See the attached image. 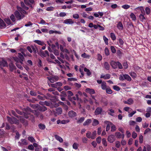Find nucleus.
Returning <instances> with one entry per match:
<instances>
[{"mask_svg": "<svg viewBox=\"0 0 151 151\" xmlns=\"http://www.w3.org/2000/svg\"><path fill=\"white\" fill-rule=\"evenodd\" d=\"M4 21L7 24H11V20L9 19H5Z\"/></svg>", "mask_w": 151, "mask_h": 151, "instance_id": "obj_55", "label": "nucleus"}, {"mask_svg": "<svg viewBox=\"0 0 151 151\" xmlns=\"http://www.w3.org/2000/svg\"><path fill=\"white\" fill-rule=\"evenodd\" d=\"M38 126L39 128L41 130H44L46 127L45 125L44 124L41 123L39 124Z\"/></svg>", "mask_w": 151, "mask_h": 151, "instance_id": "obj_26", "label": "nucleus"}, {"mask_svg": "<svg viewBox=\"0 0 151 151\" xmlns=\"http://www.w3.org/2000/svg\"><path fill=\"white\" fill-rule=\"evenodd\" d=\"M130 17L134 21H135L136 19V17L135 15L132 13H131L130 14Z\"/></svg>", "mask_w": 151, "mask_h": 151, "instance_id": "obj_42", "label": "nucleus"}, {"mask_svg": "<svg viewBox=\"0 0 151 151\" xmlns=\"http://www.w3.org/2000/svg\"><path fill=\"white\" fill-rule=\"evenodd\" d=\"M91 132L90 131H88L86 134V136L88 138H91Z\"/></svg>", "mask_w": 151, "mask_h": 151, "instance_id": "obj_46", "label": "nucleus"}, {"mask_svg": "<svg viewBox=\"0 0 151 151\" xmlns=\"http://www.w3.org/2000/svg\"><path fill=\"white\" fill-rule=\"evenodd\" d=\"M16 65L17 66L19 69L21 70L23 69V67L21 65V64L20 63H19L18 62H16L15 63Z\"/></svg>", "mask_w": 151, "mask_h": 151, "instance_id": "obj_36", "label": "nucleus"}, {"mask_svg": "<svg viewBox=\"0 0 151 151\" xmlns=\"http://www.w3.org/2000/svg\"><path fill=\"white\" fill-rule=\"evenodd\" d=\"M6 117L7 121L10 124H15L17 125H18L19 124V121L15 117H10L8 116H7Z\"/></svg>", "mask_w": 151, "mask_h": 151, "instance_id": "obj_2", "label": "nucleus"}, {"mask_svg": "<svg viewBox=\"0 0 151 151\" xmlns=\"http://www.w3.org/2000/svg\"><path fill=\"white\" fill-rule=\"evenodd\" d=\"M6 26V24L4 21L0 18V28L3 29Z\"/></svg>", "mask_w": 151, "mask_h": 151, "instance_id": "obj_13", "label": "nucleus"}, {"mask_svg": "<svg viewBox=\"0 0 151 151\" xmlns=\"http://www.w3.org/2000/svg\"><path fill=\"white\" fill-rule=\"evenodd\" d=\"M115 144L116 147L117 148H119L121 146L120 143V142L119 141H116V142Z\"/></svg>", "mask_w": 151, "mask_h": 151, "instance_id": "obj_49", "label": "nucleus"}, {"mask_svg": "<svg viewBox=\"0 0 151 151\" xmlns=\"http://www.w3.org/2000/svg\"><path fill=\"white\" fill-rule=\"evenodd\" d=\"M55 137L57 140L59 141L60 142H63V139L58 135H55Z\"/></svg>", "mask_w": 151, "mask_h": 151, "instance_id": "obj_20", "label": "nucleus"}, {"mask_svg": "<svg viewBox=\"0 0 151 151\" xmlns=\"http://www.w3.org/2000/svg\"><path fill=\"white\" fill-rule=\"evenodd\" d=\"M124 80L126 79L129 81H130L131 80V78L128 75H124Z\"/></svg>", "mask_w": 151, "mask_h": 151, "instance_id": "obj_27", "label": "nucleus"}, {"mask_svg": "<svg viewBox=\"0 0 151 151\" xmlns=\"http://www.w3.org/2000/svg\"><path fill=\"white\" fill-rule=\"evenodd\" d=\"M137 9H139L140 10V11H141V12L142 14H145V10L142 7H138L137 8Z\"/></svg>", "mask_w": 151, "mask_h": 151, "instance_id": "obj_52", "label": "nucleus"}, {"mask_svg": "<svg viewBox=\"0 0 151 151\" xmlns=\"http://www.w3.org/2000/svg\"><path fill=\"white\" fill-rule=\"evenodd\" d=\"M47 78L51 83H53L55 81V80L53 79L52 76L47 77Z\"/></svg>", "mask_w": 151, "mask_h": 151, "instance_id": "obj_50", "label": "nucleus"}, {"mask_svg": "<svg viewBox=\"0 0 151 151\" xmlns=\"http://www.w3.org/2000/svg\"><path fill=\"white\" fill-rule=\"evenodd\" d=\"M116 140L114 135L113 134H111L108 137V141L111 143H113Z\"/></svg>", "mask_w": 151, "mask_h": 151, "instance_id": "obj_5", "label": "nucleus"}, {"mask_svg": "<svg viewBox=\"0 0 151 151\" xmlns=\"http://www.w3.org/2000/svg\"><path fill=\"white\" fill-rule=\"evenodd\" d=\"M11 113L14 116L17 117L18 118H20L22 117L21 116L18 115L16 113V112L13 110L11 111Z\"/></svg>", "mask_w": 151, "mask_h": 151, "instance_id": "obj_34", "label": "nucleus"}, {"mask_svg": "<svg viewBox=\"0 0 151 151\" xmlns=\"http://www.w3.org/2000/svg\"><path fill=\"white\" fill-rule=\"evenodd\" d=\"M111 76L109 74H107L106 75H101L100 78H103L104 79H107L110 78Z\"/></svg>", "mask_w": 151, "mask_h": 151, "instance_id": "obj_14", "label": "nucleus"}, {"mask_svg": "<svg viewBox=\"0 0 151 151\" xmlns=\"http://www.w3.org/2000/svg\"><path fill=\"white\" fill-rule=\"evenodd\" d=\"M102 111V109L101 107H97L95 111V114L96 115H99L101 114Z\"/></svg>", "mask_w": 151, "mask_h": 151, "instance_id": "obj_7", "label": "nucleus"}, {"mask_svg": "<svg viewBox=\"0 0 151 151\" xmlns=\"http://www.w3.org/2000/svg\"><path fill=\"white\" fill-rule=\"evenodd\" d=\"M67 94L68 95V96H73V93L70 91H68L67 92Z\"/></svg>", "mask_w": 151, "mask_h": 151, "instance_id": "obj_64", "label": "nucleus"}, {"mask_svg": "<svg viewBox=\"0 0 151 151\" xmlns=\"http://www.w3.org/2000/svg\"><path fill=\"white\" fill-rule=\"evenodd\" d=\"M8 64L7 62L4 60H3L0 61V67L1 68L7 66Z\"/></svg>", "mask_w": 151, "mask_h": 151, "instance_id": "obj_9", "label": "nucleus"}, {"mask_svg": "<svg viewBox=\"0 0 151 151\" xmlns=\"http://www.w3.org/2000/svg\"><path fill=\"white\" fill-rule=\"evenodd\" d=\"M104 51L105 54L107 56L109 55V51L107 47L105 48Z\"/></svg>", "mask_w": 151, "mask_h": 151, "instance_id": "obj_54", "label": "nucleus"}, {"mask_svg": "<svg viewBox=\"0 0 151 151\" xmlns=\"http://www.w3.org/2000/svg\"><path fill=\"white\" fill-rule=\"evenodd\" d=\"M105 122L108 123V124H107V125L106 129V131L107 132L110 129V126L112 125V124L111 122H109L108 121H106Z\"/></svg>", "mask_w": 151, "mask_h": 151, "instance_id": "obj_24", "label": "nucleus"}, {"mask_svg": "<svg viewBox=\"0 0 151 151\" xmlns=\"http://www.w3.org/2000/svg\"><path fill=\"white\" fill-rule=\"evenodd\" d=\"M96 140L98 143L100 144L101 141V137L100 136L99 137L97 138Z\"/></svg>", "mask_w": 151, "mask_h": 151, "instance_id": "obj_62", "label": "nucleus"}, {"mask_svg": "<svg viewBox=\"0 0 151 151\" xmlns=\"http://www.w3.org/2000/svg\"><path fill=\"white\" fill-rule=\"evenodd\" d=\"M38 110L41 111H44L47 110V107L44 106H39L38 107Z\"/></svg>", "mask_w": 151, "mask_h": 151, "instance_id": "obj_12", "label": "nucleus"}, {"mask_svg": "<svg viewBox=\"0 0 151 151\" xmlns=\"http://www.w3.org/2000/svg\"><path fill=\"white\" fill-rule=\"evenodd\" d=\"M14 15L17 20H20L23 19L24 17V15L22 14H20V13L18 11H16L14 13Z\"/></svg>", "mask_w": 151, "mask_h": 151, "instance_id": "obj_3", "label": "nucleus"}, {"mask_svg": "<svg viewBox=\"0 0 151 151\" xmlns=\"http://www.w3.org/2000/svg\"><path fill=\"white\" fill-rule=\"evenodd\" d=\"M103 38L104 40V41L105 42V44L106 45H108V39L107 38H106V37L105 36H103Z\"/></svg>", "mask_w": 151, "mask_h": 151, "instance_id": "obj_51", "label": "nucleus"}, {"mask_svg": "<svg viewBox=\"0 0 151 151\" xmlns=\"http://www.w3.org/2000/svg\"><path fill=\"white\" fill-rule=\"evenodd\" d=\"M127 101L129 103V105H131L133 103V100L132 99H128Z\"/></svg>", "mask_w": 151, "mask_h": 151, "instance_id": "obj_63", "label": "nucleus"}, {"mask_svg": "<svg viewBox=\"0 0 151 151\" xmlns=\"http://www.w3.org/2000/svg\"><path fill=\"white\" fill-rule=\"evenodd\" d=\"M129 74L133 78H135L137 76L136 74L134 72L130 73Z\"/></svg>", "mask_w": 151, "mask_h": 151, "instance_id": "obj_48", "label": "nucleus"}, {"mask_svg": "<svg viewBox=\"0 0 151 151\" xmlns=\"http://www.w3.org/2000/svg\"><path fill=\"white\" fill-rule=\"evenodd\" d=\"M115 135L118 138H120L121 137L122 134L119 132H117L115 133Z\"/></svg>", "mask_w": 151, "mask_h": 151, "instance_id": "obj_39", "label": "nucleus"}, {"mask_svg": "<svg viewBox=\"0 0 151 151\" xmlns=\"http://www.w3.org/2000/svg\"><path fill=\"white\" fill-rule=\"evenodd\" d=\"M146 14L147 15L150 14L151 13V10L149 8L147 7L145 9Z\"/></svg>", "mask_w": 151, "mask_h": 151, "instance_id": "obj_35", "label": "nucleus"}, {"mask_svg": "<svg viewBox=\"0 0 151 151\" xmlns=\"http://www.w3.org/2000/svg\"><path fill=\"white\" fill-rule=\"evenodd\" d=\"M96 131H94L92 133V135L91 136V139H94L96 137Z\"/></svg>", "mask_w": 151, "mask_h": 151, "instance_id": "obj_32", "label": "nucleus"}, {"mask_svg": "<svg viewBox=\"0 0 151 151\" xmlns=\"http://www.w3.org/2000/svg\"><path fill=\"white\" fill-rule=\"evenodd\" d=\"M104 66L106 70H109L110 66L108 62H105L104 63Z\"/></svg>", "mask_w": 151, "mask_h": 151, "instance_id": "obj_28", "label": "nucleus"}, {"mask_svg": "<svg viewBox=\"0 0 151 151\" xmlns=\"http://www.w3.org/2000/svg\"><path fill=\"white\" fill-rule=\"evenodd\" d=\"M79 145L77 143H74L73 145V148L76 150L78 148Z\"/></svg>", "mask_w": 151, "mask_h": 151, "instance_id": "obj_44", "label": "nucleus"}, {"mask_svg": "<svg viewBox=\"0 0 151 151\" xmlns=\"http://www.w3.org/2000/svg\"><path fill=\"white\" fill-rule=\"evenodd\" d=\"M88 140L87 138L86 137H83L82 138V141L83 143H86L87 141Z\"/></svg>", "mask_w": 151, "mask_h": 151, "instance_id": "obj_56", "label": "nucleus"}, {"mask_svg": "<svg viewBox=\"0 0 151 151\" xmlns=\"http://www.w3.org/2000/svg\"><path fill=\"white\" fill-rule=\"evenodd\" d=\"M99 121L96 119H94L92 123V125L93 126H96L99 124Z\"/></svg>", "mask_w": 151, "mask_h": 151, "instance_id": "obj_29", "label": "nucleus"}, {"mask_svg": "<svg viewBox=\"0 0 151 151\" xmlns=\"http://www.w3.org/2000/svg\"><path fill=\"white\" fill-rule=\"evenodd\" d=\"M18 57L19 60V63L22 64L24 59L23 55L21 53H19Z\"/></svg>", "mask_w": 151, "mask_h": 151, "instance_id": "obj_10", "label": "nucleus"}, {"mask_svg": "<svg viewBox=\"0 0 151 151\" xmlns=\"http://www.w3.org/2000/svg\"><path fill=\"white\" fill-rule=\"evenodd\" d=\"M117 62H116L113 61H111L110 63L111 66L114 69L117 68Z\"/></svg>", "mask_w": 151, "mask_h": 151, "instance_id": "obj_15", "label": "nucleus"}, {"mask_svg": "<svg viewBox=\"0 0 151 151\" xmlns=\"http://www.w3.org/2000/svg\"><path fill=\"white\" fill-rule=\"evenodd\" d=\"M111 126V131L112 132H114L116 129V126L115 125H113V124Z\"/></svg>", "mask_w": 151, "mask_h": 151, "instance_id": "obj_43", "label": "nucleus"}, {"mask_svg": "<svg viewBox=\"0 0 151 151\" xmlns=\"http://www.w3.org/2000/svg\"><path fill=\"white\" fill-rule=\"evenodd\" d=\"M21 141H22L21 144H22L23 145H27L28 144V143L25 139H22Z\"/></svg>", "mask_w": 151, "mask_h": 151, "instance_id": "obj_45", "label": "nucleus"}, {"mask_svg": "<svg viewBox=\"0 0 151 151\" xmlns=\"http://www.w3.org/2000/svg\"><path fill=\"white\" fill-rule=\"evenodd\" d=\"M145 14H141L139 16V19L140 21L143 22L146 19L145 17H144Z\"/></svg>", "mask_w": 151, "mask_h": 151, "instance_id": "obj_18", "label": "nucleus"}, {"mask_svg": "<svg viewBox=\"0 0 151 151\" xmlns=\"http://www.w3.org/2000/svg\"><path fill=\"white\" fill-rule=\"evenodd\" d=\"M70 122L69 120H63L61 121V123L63 124H65Z\"/></svg>", "mask_w": 151, "mask_h": 151, "instance_id": "obj_53", "label": "nucleus"}, {"mask_svg": "<svg viewBox=\"0 0 151 151\" xmlns=\"http://www.w3.org/2000/svg\"><path fill=\"white\" fill-rule=\"evenodd\" d=\"M102 144L104 146L106 147L107 146V142L105 138H104L102 139Z\"/></svg>", "mask_w": 151, "mask_h": 151, "instance_id": "obj_31", "label": "nucleus"}, {"mask_svg": "<svg viewBox=\"0 0 151 151\" xmlns=\"http://www.w3.org/2000/svg\"><path fill=\"white\" fill-rule=\"evenodd\" d=\"M117 66H118V68L120 69H122L123 68L121 64L119 62H117Z\"/></svg>", "mask_w": 151, "mask_h": 151, "instance_id": "obj_61", "label": "nucleus"}, {"mask_svg": "<svg viewBox=\"0 0 151 151\" xmlns=\"http://www.w3.org/2000/svg\"><path fill=\"white\" fill-rule=\"evenodd\" d=\"M84 71L87 72V74L88 76H89L91 75V73L90 72V70L86 68H84Z\"/></svg>", "mask_w": 151, "mask_h": 151, "instance_id": "obj_38", "label": "nucleus"}, {"mask_svg": "<svg viewBox=\"0 0 151 151\" xmlns=\"http://www.w3.org/2000/svg\"><path fill=\"white\" fill-rule=\"evenodd\" d=\"M63 112L62 109L61 108L59 107L55 109V114L58 115L61 114Z\"/></svg>", "mask_w": 151, "mask_h": 151, "instance_id": "obj_8", "label": "nucleus"}, {"mask_svg": "<svg viewBox=\"0 0 151 151\" xmlns=\"http://www.w3.org/2000/svg\"><path fill=\"white\" fill-rule=\"evenodd\" d=\"M86 92L90 94H93L95 93V91L93 89L88 88L86 89Z\"/></svg>", "mask_w": 151, "mask_h": 151, "instance_id": "obj_16", "label": "nucleus"}, {"mask_svg": "<svg viewBox=\"0 0 151 151\" xmlns=\"http://www.w3.org/2000/svg\"><path fill=\"white\" fill-rule=\"evenodd\" d=\"M40 55L42 57H46V54L45 52L42 51V50H40Z\"/></svg>", "mask_w": 151, "mask_h": 151, "instance_id": "obj_37", "label": "nucleus"}, {"mask_svg": "<svg viewBox=\"0 0 151 151\" xmlns=\"http://www.w3.org/2000/svg\"><path fill=\"white\" fill-rule=\"evenodd\" d=\"M117 27L119 30H122L123 29V25L122 22H119L118 23Z\"/></svg>", "mask_w": 151, "mask_h": 151, "instance_id": "obj_19", "label": "nucleus"}, {"mask_svg": "<svg viewBox=\"0 0 151 151\" xmlns=\"http://www.w3.org/2000/svg\"><path fill=\"white\" fill-rule=\"evenodd\" d=\"M52 104V102H49L47 101H45V105H46L47 106H50V105Z\"/></svg>", "mask_w": 151, "mask_h": 151, "instance_id": "obj_58", "label": "nucleus"}, {"mask_svg": "<svg viewBox=\"0 0 151 151\" xmlns=\"http://www.w3.org/2000/svg\"><path fill=\"white\" fill-rule=\"evenodd\" d=\"M34 114L37 117L39 118L40 119L42 120L43 119V114L39 111L35 110V112H33Z\"/></svg>", "mask_w": 151, "mask_h": 151, "instance_id": "obj_4", "label": "nucleus"}, {"mask_svg": "<svg viewBox=\"0 0 151 151\" xmlns=\"http://www.w3.org/2000/svg\"><path fill=\"white\" fill-rule=\"evenodd\" d=\"M113 88L115 91H118L120 89L119 87L117 86H113Z\"/></svg>", "mask_w": 151, "mask_h": 151, "instance_id": "obj_47", "label": "nucleus"}, {"mask_svg": "<svg viewBox=\"0 0 151 151\" xmlns=\"http://www.w3.org/2000/svg\"><path fill=\"white\" fill-rule=\"evenodd\" d=\"M91 122L92 120L91 119H88L84 122L83 125L84 126L88 125Z\"/></svg>", "mask_w": 151, "mask_h": 151, "instance_id": "obj_21", "label": "nucleus"}, {"mask_svg": "<svg viewBox=\"0 0 151 151\" xmlns=\"http://www.w3.org/2000/svg\"><path fill=\"white\" fill-rule=\"evenodd\" d=\"M10 70L11 71H13L14 70L16 69V67L12 63H11L9 64Z\"/></svg>", "mask_w": 151, "mask_h": 151, "instance_id": "obj_17", "label": "nucleus"}, {"mask_svg": "<svg viewBox=\"0 0 151 151\" xmlns=\"http://www.w3.org/2000/svg\"><path fill=\"white\" fill-rule=\"evenodd\" d=\"M111 52L113 53H114L116 52V50L114 46H111Z\"/></svg>", "mask_w": 151, "mask_h": 151, "instance_id": "obj_59", "label": "nucleus"}, {"mask_svg": "<svg viewBox=\"0 0 151 151\" xmlns=\"http://www.w3.org/2000/svg\"><path fill=\"white\" fill-rule=\"evenodd\" d=\"M110 35L111 37L113 40H114L116 39V37L114 33H110Z\"/></svg>", "mask_w": 151, "mask_h": 151, "instance_id": "obj_40", "label": "nucleus"}, {"mask_svg": "<svg viewBox=\"0 0 151 151\" xmlns=\"http://www.w3.org/2000/svg\"><path fill=\"white\" fill-rule=\"evenodd\" d=\"M85 118L83 117H82L79 119L78 120L77 122V123L80 124L82 123L84 120Z\"/></svg>", "mask_w": 151, "mask_h": 151, "instance_id": "obj_30", "label": "nucleus"}, {"mask_svg": "<svg viewBox=\"0 0 151 151\" xmlns=\"http://www.w3.org/2000/svg\"><path fill=\"white\" fill-rule=\"evenodd\" d=\"M106 84V83L104 81H103L101 86V88L103 90H105L107 88Z\"/></svg>", "mask_w": 151, "mask_h": 151, "instance_id": "obj_23", "label": "nucleus"}, {"mask_svg": "<svg viewBox=\"0 0 151 151\" xmlns=\"http://www.w3.org/2000/svg\"><path fill=\"white\" fill-rule=\"evenodd\" d=\"M22 110L24 111V112L23 115L24 117L27 119L29 118V116L27 115L30 114V112L33 113L35 111V110H32L29 107L24 108L22 109Z\"/></svg>", "mask_w": 151, "mask_h": 151, "instance_id": "obj_1", "label": "nucleus"}, {"mask_svg": "<svg viewBox=\"0 0 151 151\" xmlns=\"http://www.w3.org/2000/svg\"><path fill=\"white\" fill-rule=\"evenodd\" d=\"M130 7V6L129 5L127 4L123 5L122 6V8L125 9H128Z\"/></svg>", "mask_w": 151, "mask_h": 151, "instance_id": "obj_60", "label": "nucleus"}, {"mask_svg": "<svg viewBox=\"0 0 151 151\" xmlns=\"http://www.w3.org/2000/svg\"><path fill=\"white\" fill-rule=\"evenodd\" d=\"M28 140L31 142H35V140L32 137H29L28 138Z\"/></svg>", "mask_w": 151, "mask_h": 151, "instance_id": "obj_33", "label": "nucleus"}, {"mask_svg": "<svg viewBox=\"0 0 151 151\" xmlns=\"http://www.w3.org/2000/svg\"><path fill=\"white\" fill-rule=\"evenodd\" d=\"M68 114L70 118H73L76 116L77 114L74 111L71 110L68 112Z\"/></svg>", "mask_w": 151, "mask_h": 151, "instance_id": "obj_6", "label": "nucleus"}, {"mask_svg": "<svg viewBox=\"0 0 151 151\" xmlns=\"http://www.w3.org/2000/svg\"><path fill=\"white\" fill-rule=\"evenodd\" d=\"M19 118V119L21 123L24 124V125H27L28 123L27 122V121L26 120L22 118V117L21 118Z\"/></svg>", "mask_w": 151, "mask_h": 151, "instance_id": "obj_22", "label": "nucleus"}, {"mask_svg": "<svg viewBox=\"0 0 151 151\" xmlns=\"http://www.w3.org/2000/svg\"><path fill=\"white\" fill-rule=\"evenodd\" d=\"M105 90H106V92L107 93L111 94L112 93V91L110 87L108 86Z\"/></svg>", "mask_w": 151, "mask_h": 151, "instance_id": "obj_25", "label": "nucleus"}, {"mask_svg": "<svg viewBox=\"0 0 151 151\" xmlns=\"http://www.w3.org/2000/svg\"><path fill=\"white\" fill-rule=\"evenodd\" d=\"M31 47L32 50L33 52L35 53H36L37 52V48L35 46H31Z\"/></svg>", "mask_w": 151, "mask_h": 151, "instance_id": "obj_41", "label": "nucleus"}, {"mask_svg": "<svg viewBox=\"0 0 151 151\" xmlns=\"http://www.w3.org/2000/svg\"><path fill=\"white\" fill-rule=\"evenodd\" d=\"M64 23L66 24H72L74 23V22L72 19H68L64 20Z\"/></svg>", "mask_w": 151, "mask_h": 151, "instance_id": "obj_11", "label": "nucleus"}, {"mask_svg": "<svg viewBox=\"0 0 151 151\" xmlns=\"http://www.w3.org/2000/svg\"><path fill=\"white\" fill-rule=\"evenodd\" d=\"M34 42L40 45H42L43 44V42L39 40H35Z\"/></svg>", "mask_w": 151, "mask_h": 151, "instance_id": "obj_57", "label": "nucleus"}]
</instances>
